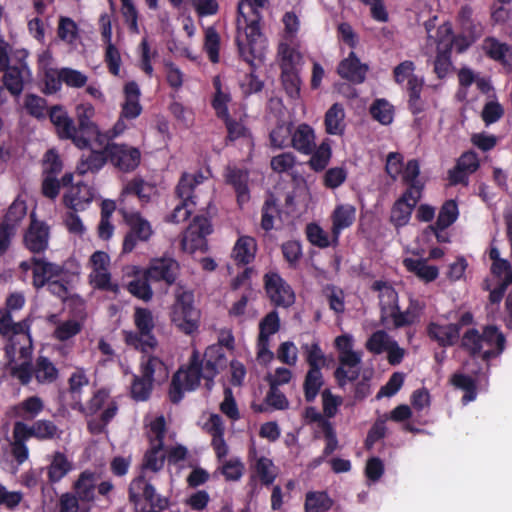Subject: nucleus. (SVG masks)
<instances>
[{"label":"nucleus","instance_id":"obj_1","mask_svg":"<svg viewBox=\"0 0 512 512\" xmlns=\"http://www.w3.org/2000/svg\"><path fill=\"white\" fill-rule=\"evenodd\" d=\"M226 365L227 358L219 346L207 347L203 358L197 350H193L188 364L181 366L172 376L168 392L170 401L178 404L183 399L185 391H194L199 387L202 378L206 381V388L210 390L214 378Z\"/></svg>","mask_w":512,"mask_h":512},{"label":"nucleus","instance_id":"obj_2","mask_svg":"<svg viewBox=\"0 0 512 512\" xmlns=\"http://www.w3.org/2000/svg\"><path fill=\"white\" fill-rule=\"evenodd\" d=\"M269 5V0H239L237 4V35L235 42L239 56L252 63L257 56V44L263 37L261 9Z\"/></svg>","mask_w":512,"mask_h":512},{"label":"nucleus","instance_id":"obj_3","mask_svg":"<svg viewBox=\"0 0 512 512\" xmlns=\"http://www.w3.org/2000/svg\"><path fill=\"white\" fill-rule=\"evenodd\" d=\"M135 331H123L126 345L142 353L155 350L158 346L157 338L153 331L155 328L154 316L150 309L136 307L133 314Z\"/></svg>","mask_w":512,"mask_h":512},{"label":"nucleus","instance_id":"obj_4","mask_svg":"<svg viewBox=\"0 0 512 512\" xmlns=\"http://www.w3.org/2000/svg\"><path fill=\"white\" fill-rule=\"evenodd\" d=\"M128 500L134 505L136 512H163L169 507L168 498L157 494L143 472L130 482Z\"/></svg>","mask_w":512,"mask_h":512},{"label":"nucleus","instance_id":"obj_5","mask_svg":"<svg viewBox=\"0 0 512 512\" xmlns=\"http://www.w3.org/2000/svg\"><path fill=\"white\" fill-rule=\"evenodd\" d=\"M118 213L128 227L122 243V253L129 254L137 247L138 243L148 242L152 238L154 230L151 223L139 211L130 210L123 202L121 207H118Z\"/></svg>","mask_w":512,"mask_h":512},{"label":"nucleus","instance_id":"obj_6","mask_svg":"<svg viewBox=\"0 0 512 512\" xmlns=\"http://www.w3.org/2000/svg\"><path fill=\"white\" fill-rule=\"evenodd\" d=\"M489 258L492 261L490 272L499 280L498 284L491 288L489 279H485L482 283V289L489 291L488 300L492 305H499L503 300L508 287L512 288V265L504 258H501L500 251L497 247H491Z\"/></svg>","mask_w":512,"mask_h":512},{"label":"nucleus","instance_id":"obj_7","mask_svg":"<svg viewBox=\"0 0 512 512\" xmlns=\"http://www.w3.org/2000/svg\"><path fill=\"white\" fill-rule=\"evenodd\" d=\"M199 319L200 312L194 307L193 292L178 290L171 311L172 323L183 333L191 335L197 331Z\"/></svg>","mask_w":512,"mask_h":512},{"label":"nucleus","instance_id":"obj_8","mask_svg":"<svg viewBox=\"0 0 512 512\" xmlns=\"http://www.w3.org/2000/svg\"><path fill=\"white\" fill-rule=\"evenodd\" d=\"M109 163L123 173L135 171L141 163L139 148L125 143L108 142L105 145Z\"/></svg>","mask_w":512,"mask_h":512},{"label":"nucleus","instance_id":"obj_9","mask_svg":"<svg viewBox=\"0 0 512 512\" xmlns=\"http://www.w3.org/2000/svg\"><path fill=\"white\" fill-rule=\"evenodd\" d=\"M179 274L178 261L167 255L151 258L143 271L146 279H151V282H163L166 286L174 285Z\"/></svg>","mask_w":512,"mask_h":512},{"label":"nucleus","instance_id":"obj_10","mask_svg":"<svg viewBox=\"0 0 512 512\" xmlns=\"http://www.w3.org/2000/svg\"><path fill=\"white\" fill-rule=\"evenodd\" d=\"M264 288L271 303L276 307L289 308L295 303L292 287L277 272H268L263 277Z\"/></svg>","mask_w":512,"mask_h":512},{"label":"nucleus","instance_id":"obj_11","mask_svg":"<svg viewBox=\"0 0 512 512\" xmlns=\"http://www.w3.org/2000/svg\"><path fill=\"white\" fill-rule=\"evenodd\" d=\"M48 116L60 139L71 140L77 148L87 149V141L82 137H76L74 121L62 105L52 106L48 111Z\"/></svg>","mask_w":512,"mask_h":512},{"label":"nucleus","instance_id":"obj_12","mask_svg":"<svg viewBox=\"0 0 512 512\" xmlns=\"http://www.w3.org/2000/svg\"><path fill=\"white\" fill-rule=\"evenodd\" d=\"M50 227L44 222L37 220L35 215H31L28 228L23 236V243L34 255L44 253L49 246Z\"/></svg>","mask_w":512,"mask_h":512},{"label":"nucleus","instance_id":"obj_13","mask_svg":"<svg viewBox=\"0 0 512 512\" xmlns=\"http://www.w3.org/2000/svg\"><path fill=\"white\" fill-rule=\"evenodd\" d=\"M76 137H82L87 141V148H90L92 139L100 135L98 125L93 121L95 107L91 103H81L76 106Z\"/></svg>","mask_w":512,"mask_h":512},{"label":"nucleus","instance_id":"obj_14","mask_svg":"<svg viewBox=\"0 0 512 512\" xmlns=\"http://www.w3.org/2000/svg\"><path fill=\"white\" fill-rule=\"evenodd\" d=\"M30 261L32 264V284L37 290L43 288L53 278L61 276L64 272L63 266L49 262L42 257L33 256Z\"/></svg>","mask_w":512,"mask_h":512},{"label":"nucleus","instance_id":"obj_15","mask_svg":"<svg viewBox=\"0 0 512 512\" xmlns=\"http://www.w3.org/2000/svg\"><path fill=\"white\" fill-rule=\"evenodd\" d=\"M225 181L231 185L236 193L237 203L240 207L249 202L250 190L248 187L249 172L246 169L228 166L225 172Z\"/></svg>","mask_w":512,"mask_h":512},{"label":"nucleus","instance_id":"obj_16","mask_svg":"<svg viewBox=\"0 0 512 512\" xmlns=\"http://www.w3.org/2000/svg\"><path fill=\"white\" fill-rule=\"evenodd\" d=\"M93 198V188L83 182H78L76 185H71L63 195V203L73 211H84Z\"/></svg>","mask_w":512,"mask_h":512},{"label":"nucleus","instance_id":"obj_17","mask_svg":"<svg viewBox=\"0 0 512 512\" xmlns=\"http://www.w3.org/2000/svg\"><path fill=\"white\" fill-rule=\"evenodd\" d=\"M368 69V65L361 63L355 52L351 51L348 57L339 63L337 72L341 78L361 84L366 79Z\"/></svg>","mask_w":512,"mask_h":512},{"label":"nucleus","instance_id":"obj_18","mask_svg":"<svg viewBox=\"0 0 512 512\" xmlns=\"http://www.w3.org/2000/svg\"><path fill=\"white\" fill-rule=\"evenodd\" d=\"M426 332L430 340L436 342L443 348L454 346L460 339L457 327L456 325H452V323L442 325L436 322H430L426 327Z\"/></svg>","mask_w":512,"mask_h":512},{"label":"nucleus","instance_id":"obj_19","mask_svg":"<svg viewBox=\"0 0 512 512\" xmlns=\"http://www.w3.org/2000/svg\"><path fill=\"white\" fill-rule=\"evenodd\" d=\"M334 346L338 351V361L348 368H355L361 364L362 355L353 350L354 339L350 334H342L335 338Z\"/></svg>","mask_w":512,"mask_h":512},{"label":"nucleus","instance_id":"obj_20","mask_svg":"<svg viewBox=\"0 0 512 512\" xmlns=\"http://www.w3.org/2000/svg\"><path fill=\"white\" fill-rule=\"evenodd\" d=\"M371 289L379 292L381 321L384 322L388 315L399 306L398 293L390 284L382 280L373 282Z\"/></svg>","mask_w":512,"mask_h":512},{"label":"nucleus","instance_id":"obj_21","mask_svg":"<svg viewBox=\"0 0 512 512\" xmlns=\"http://www.w3.org/2000/svg\"><path fill=\"white\" fill-rule=\"evenodd\" d=\"M315 132L314 129L306 124H299L296 129L292 130L291 147L303 155H310L315 149Z\"/></svg>","mask_w":512,"mask_h":512},{"label":"nucleus","instance_id":"obj_22","mask_svg":"<svg viewBox=\"0 0 512 512\" xmlns=\"http://www.w3.org/2000/svg\"><path fill=\"white\" fill-rule=\"evenodd\" d=\"M140 89L135 81H130L124 86L125 101L122 104L121 116L127 120L137 118L142 112L140 100Z\"/></svg>","mask_w":512,"mask_h":512},{"label":"nucleus","instance_id":"obj_23","mask_svg":"<svg viewBox=\"0 0 512 512\" xmlns=\"http://www.w3.org/2000/svg\"><path fill=\"white\" fill-rule=\"evenodd\" d=\"M356 209L349 204H341L335 207L332 215V234L335 243L338 242L342 230L349 228L355 221Z\"/></svg>","mask_w":512,"mask_h":512},{"label":"nucleus","instance_id":"obj_24","mask_svg":"<svg viewBox=\"0 0 512 512\" xmlns=\"http://www.w3.org/2000/svg\"><path fill=\"white\" fill-rule=\"evenodd\" d=\"M3 83L5 88L13 96H19L24 89V81L26 76H30L29 68L26 64L19 66H10L3 71Z\"/></svg>","mask_w":512,"mask_h":512},{"label":"nucleus","instance_id":"obj_25","mask_svg":"<svg viewBox=\"0 0 512 512\" xmlns=\"http://www.w3.org/2000/svg\"><path fill=\"white\" fill-rule=\"evenodd\" d=\"M482 341L491 347L481 354L482 359L485 361L498 356L503 352L505 348V336L496 326H487L484 328L482 333Z\"/></svg>","mask_w":512,"mask_h":512},{"label":"nucleus","instance_id":"obj_26","mask_svg":"<svg viewBox=\"0 0 512 512\" xmlns=\"http://www.w3.org/2000/svg\"><path fill=\"white\" fill-rule=\"evenodd\" d=\"M98 476L95 472L84 470L73 484L75 495L82 502H93L95 500L96 482Z\"/></svg>","mask_w":512,"mask_h":512},{"label":"nucleus","instance_id":"obj_27","mask_svg":"<svg viewBox=\"0 0 512 512\" xmlns=\"http://www.w3.org/2000/svg\"><path fill=\"white\" fill-rule=\"evenodd\" d=\"M152 188L141 177H134L123 188L119 199V207L121 203L128 206L127 200L130 196L137 197L142 204L150 201V193Z\"/></svg>","mask_w":512,"mask_h":512},{"label":"nucleus","instance_id":"obj_28","mask_svg":"<svg viewBox=\"0 0 512 512\" xmlns=\"http://www.w3.org/2000/svg\"><path fill=\"white\" fill-rule=\"evenodd\" d=\"M257 242L251 236H240L232 250V257L237 265H248L255 259Z\"/></svg>","mask_w":512,"mask_h":512},{"label":"nucleus","instance_id":"obj_29","mask_svg":"<svg viewBox=\"0 0 512 512\" xmlns=\"http://www.w3.org/2000/svg\"><path fill=\"white\" fill-rule=\"evenodd\" d=\"M325 132L329 135L342 136L345 132V110L341 103H334L324 116Z\"/></svg>","mask_w":512,"mask_h":512},{"label":"nucleus","instance_id":"obj_30","mask_svg":"<svg viewBox=\"0 0 512 512\" xmlns=\"http://www.w3.org/2000/svg\"><path fill=\"white\" fill-rule=\"evenodd\" d=\"M72 468V462L68 460L67 456L60 451H56L50 464L46 467L48 482L50 484L60 482Z\"/></svg>","mask_w":512,"mask_h":512},{"label":"nucleus","instance_id":"obj_31","mask_svg":"<svg viewBox=\"0 0 512 512\" xmlns=\"http://www.w3.org/2000/svg\"><path fill=\"white\" fill-rule=\"evenodd\" d=\"M109 162L105 147L101 151L91 150L90 153L83 155L76 166V172L79 175H85L88 172L97 173L103 166Z\"/></svg>","mask_w":512,"mask_h":512},{"label":"nucleus","instance_id":"obj_32","mask_svg":"<svg viewBox=\"0 0 512 512\" xmlns=\"http://www.w3.org/2000/svg\"><path fill=\"white\" fill-rule=\"evenodd\" d=\"M33 366L34 377L39 384H51L59 376L56 366L45 356H39Z\"/></svg>","mask_w":512,"mask_h":512},{"label":"nucleus","instance_id":"obj_33","mask_svg":"<svg viewBox=\"0 0 512 512\" xmlns=\"http://www.w3.org/2000/svg\"><path fill=\"white\" fill-rule=\"evenodd\" d=\"M403 263L409 272L414 273L425 282H432L439 275L438 268L434 265H428L425 259L406 258Z\"/></svg>","mask_w":512,"mask_h":512},{"label":"nucleus","instance_id":"obj_34","mask_svg":"<svg viewBox=\"0 0 512 512\" xmlns=\"http://www.w3.org/2000/svg\"><path fill=\"white\" fill-rule=\"evenodd\" d=\"M482 49L488 58L502 65L509 64L507 55L510 52V46L508 44L502 43L497 38L489 36L484 39Z\"/></svg>","mask_w":512,"mask_h":512},{"label":"nucleus","instance_id":"obj_35","mask_svg":"<svg viewBox=\"0 0 512 512\" xmlns=\"http://www.w3.org/2000/svg\"><path fill=\"white\" fill-rule=\"evenodd\" d=\"M140 371V376L152 383L155 381V377H158L159 380H164L168 376L165 363L156 356H148L145 361H142Z\"/></svg>","mask_w":512,"mask_h":512},{"label":"nucleus","instance_id":"obj_36","mask_svg":"<svg viewBox=\"0 0 512 512\" xmlns=\"http://www.w3.org/2000/svg\"><path fill=\"white\" fill-rule=\"evenodd\" d=\"M459 216L458 204L455 200H446L440 207L438 217L434 225L431 226L432 230H445L456 222Z\"/></svg>","mask_w":512,"mask_h":512},{"label":"nucleus","instance_id":"obj_37","mask_svg":"<svg viewBox=\"0 0 512 512\" xmlns=\"http://www.w3.org/2000/svg\"><path fill=\"white\" fill-rule=\"evenodd\" d=\"M310 155L311 157L308 161L310 169L314 172L325 170L332 157L330 140L328 138L324 139L318 147L315 146L314 151Z\"/></svg>","mask_w":512,"mask_h":512},{"label":"nucleus","instance_id":"obj_38","mask_svg":"<svg viewBox=\"0 0 512 512\" xmlns=\"http://www.w3.org/2000/svg\"><path fill=\"white\" fill-rule=\"evenodd\" d=\"M44 409V403L38 396H30L13 407L15 416L32 420L39 415Z\"/></svg>","mask_w":512,"mask_h":512},{"label":"nucleus","instance_id":"obj_39","mask_svg":"<svg viewBox=\"0 0 512 512\" xmlns=\"http://www.w3.org/2000/svg\"><path fill=\"white\" fill-rule=\"evenodd\" d=\"M414 208V206L405 202L404 198H398L391 208L390 223L397 229L406 226L411 219Z\"/></svg>","mask_w":512,"mask_h":512},{"label":"nucleus","instance_id":"obj_40","mask_svg":"<svg viewBox=\"0 0 512 512\" xmlns=\"http://www.w3.org/2000/svg\"><path fill=\"white\" fill-rule=\"evenodd\" d=\"M212 83L215 89V94L211 105L215 110L217 117L222 119L229 116L228 103L231 101V95L230 93L222 90V83L219 76H215Z\"/></svg>","mask_w":512,"mask_h":512},{"label":"nucleus","instance_id":"obj_41","mask_svg":"<svg viewBox=\"0 0 512 512\" xmlns=\"http://www.w3.org/2000/svg\"><path fill=\"white\" fill-rule=\"evenodd\" d=\"M301 348L305 356V361L309 366V370L321 371L322 368L325 367V354L318 341H314L311 344H303Z\"/></svg>","mask_w":512,"mask_h":512},{"label":"nucleus","instance_id":"obj_42","mask_svg":"<svg viewBox=\"0 0 512 512\" xmlns=\"http://www.w3.org/2000/svg\"><path fill=\"white\" fill-rule=\"evenodd\" d=\"M451 383L465 393L462 397L464 404L474 401L477 396V384L474 378L462 373H455L451 377Z\"/></svg>","mask_w":512,"mask_h":512},{"label":"nucleus","instance_id":"obj_43","mask_svg":"<svg viewBox=\"0 0 512 512\" xmlns=\"http://www.w3.org/2000/svg\"><path fill=\"white\" fill-rule=\"evenodd\" d=\"M203 180L204 176L201 172L196 174L183 173L175 189L176 196L190 199L191 196H195V188L201 184Z\"/></svg>","mask_w":512,"mask_h":512},{"label":"nucleus","instance_id":"obj_44","mask_svg":"<svg viewBox=\"0 0 512 512\" xmlns=\"http://www.w3.org/2000/svg\"><path fill=\"white\" fill-rule=\"evenodd\" d=\"M323 385L322 371L308 370L303 383L305 400L309 403L313 402Z\"/></svg>","mask_w":512,"mask_h":512},{"label":"nucleus","instance_id":"obj_45","mask_svg":"<svg viewBox=\"0 0 512 512\" xmlns=\"http://www.w3.org/2000/svg\"><path fill=\"white\" fill-rule=\"evenodd\" d=\"M261 228L270 231L274 227V219L279 216L280 209L274 194L269 193L261 209Z\"/></svg>","mask_w":512,"mask_h":512},{"label":"nucleus","instance_id":"obj_46","mask_svg":"<svg viewBox=\"0 0 512 512\" xmlns=\"http://www.w3.org/2000/svg\"><path fill=\"white\" fill-rule=\"evenodd\" d=\"M292 129V123H278L269 134L271 147L282 149L291 145Z\"/></svg>","mask_w":512,"mask_h":512},{"label":"nucleus","instance_id":"obj_47","mask_svg":"<svg viewBox=\"0 0 512 512\" xmlns=\"http://www.w3.org/2000/svg\"><path fill=\"white\" fill-rule=\"evenodd\" d=\"M333 505L326 492H308L305 497V512H326Z\"/></svg>","mask_w":512,"mask_h":512},{"label":"nucleus","instance_id":"obj_48","mask_svg":"<svg viewBox=\"0 0 512 512\" xmlns=\"http://www.w3.org/2000/svg\"><path fill=\"white\" fill-rule=\"evenodd\" d=\"M118 413V403L116 400H111L108 406L102 411L98 420L88 422V430L92 434H101L105 431L106 426Z\"/></svg>","mask_w":512,"mask_h":512},{"label":"nucleus","instance_id":"obj_49","mask_svg":"<svg viewBox=\"0 0 512 512\" xmlns=\"http://www.w3.org/2000/svg\"><path fill=\"white\" fill-rule=\"evenodd\" d=\"M281 322L279 314L276 310L267 313L259 322V340L266 343L271 335L276 334L280 330Z\"/></svg>","mask_w":512,"mask_h":512},{"label":"nucleus","instance_id":"obj_50","mask_svg":"<svg viewBox=\"0 0 512 512\" xmlns=\"http://www.w3.org/2000/svg\"><path fill=\"white\" fill-rule=\"evenodd\" d=\"M278 55L281 59V71H296V65L302 58L300 52L287 43H280L278 47Z\"/></svg>","mask_w":512,"mask_h":512},{"label":"nucleus","instance_id":"obj_51","mask_svg":"<svg viewBox=\"0 0 512 512\" xmlns=\"http://www.w3.org/2000/svg\"><path fill=\"white\" fill-rule=\"evenodd\" d=\"M203 48L210 62L214 64L219 62L220 35L213 26L205 30Z\"/></svg>","mask_w":512,"mask_h":512},{"label":"nucleus","instance_id":"obj_52","mask_svg":"<svg viewBox=\"0 0 512 512\" xmlns=\"http://www.w3.org/2000/svg\"><path fill=\"white\" fill-rule=\"evenodd\" d=\"M24 108L30 116L38 120L44 119L48 115L46 99L33 93H28L25 96Z\"/></svg>","mask_w":512,"mask_h":512},{"label":"nucleus","instance_id":"obj_53","mask_svg":"<svg viewBox=\"0 0 512 512\" xmlns=\"http://www.w3.org/2000/svg\"><path fill=\"white\" fill-rule=\"evenodd\" d=\"M63 169V162L56 149H48L42 159V176L57 177Z\"/></svg>","mask_w":512,"mask_h":512},{"label":"nucleus","instance_id":"obj_54","mask_svg":"<svg viewBox=\"0 0 512 512\" xmlns=\"http://www.w3.org/2000/svg\"><path fill=\"white\" fill-rule=\"evenodd\" d=\"M178 198L180 199V203L175 206L173 212L167 217L168 222L181 223L186 221L196 206V196H191L190 199H186L185 197Z\"/></svg>","mask_w":512,"mask_h":512},{"label":"nucleus","instance_id":"obj_55","mask_svg":"<svg viewBox=\"0 0 512 512\" xmlns=\"http://www.w3.org/2000/svg\"><path fill=\"white\" fill-rule=\"evenodd\" d=\"M461 347L466 350L471 357L479 356L483 347L482 334L475 328L468 329L462 336Z\"/></svg>","mask_w":512,"mask_h":512},{"label":"nucleus","instance_id":"obj_56","mask_svg":"<svg viewBox=\"0 0 512 512\" xmlns=\"http://www.w3.org/2000/svg\"><path fill=\"white\" fill-rule=\"evenodd\" d=\"M281 81L287 96L298 100L301 96V79L297 71H281Z\"/></svg>","mask_w":512,"mask_h":512},{"label":"nucleus","instance_id":"obj_57","mask_svg":"<svg viewBox=\"0 0 512 512\" xmlns=\"http://www.w3.org/2000/svg\"><path fill=\"white\" fill-rule=\"evenodd\" d=\"M82 327V323L75 319L60 322L53 332V338L60 342L67 341L78 335L81 332Z\"/></svg>","mask_w":512,"mask_h":512},{"label":"nucleus","instance_id":"obj_58","mask_svg":"<svg viewBox=\"0 0 512 512\" xmlns=\"http://www.w3.org/2000/svg\"><path fill=\"white\" fill-rule=\"evenodd\" d=\"M393 340L386 331L377 330L367 339L365 347L370 353L379 355L386 351Z\"/></svg>","mask_w":512,"mask_h":512},{"label":"nucleus","instance_id":"obj_59","mask_svg":"<svg viewBox=\"0 0 512 512\" xmlns=\"http://www.w3.org/2000/svg\"><path fill=\"white\" fill-rule=\"evenodd\" d=\"M461 30L463 36L461 37L462 43L459 47L460 52L464 51L476 42L483 34V26L481 22L475 19L464 25Z\"/></svg>","mask_w":512,"mask_h":512},{"label":"nucleus","instance_id":"obj_60","mask_svg":"<svg viewBox=\"0 0 512 512\" xmlns=\"http://www.w3.org/2000/svg\"><path fill=\"white\" fill-rule=\"evenodd\" d=\"M26 214V202L20 198H16L9 206L2 224L11 225L15 231V226L26 216Z\"/></svg>","mask_w":512,"mask_h":512},{"label":"nucleus","instance_id":"obj_61","mask_svg":"<svg viewBox=\"0 0 512 512\" xmlns=\"http://www.w3.org/2000/svg\"><path fill=\"white\" fill-rule=\"evenodd\" d=\"M373 119L383 125H388L393 120V108L385 99H377L370 107Z\"/></svg>","mask_w":512,"mask_h":512},{"label":"nucleus","instance_id":"obj_62","mask_svg":"<svg viewBox=\"0 0 512 512\" xmlns=\"http://www.w3.org/2000/svg\"><path fill=\"white\" fill-rule=\"evenodd\" d=\"M151 279L137 278L129 282L127 289L136 298L143 301H150L153 297V290L150 286Z\"/></svg>","mask_w":512,"mask_h":512},{"label":"nucleus","instance_id":"obj_63","mask_svg":"<svg viewBox=\"0 0 512 512\" xmlns=\"http://www.w3.org/2000/svg\"><path fill=\"white\" fill-rule=\"evenodd\" d=\"M327 298L329 308L336 314H341L345 310L344 292L341 288L334 285H327L323 290Z\"/></svg>","mask_w":512,"mask_h":512},{"label":"nucleus","instance_id":"obj_64","mask_svg":"<svg viewBox=\"0 0 512 512\" xmlns=\"http://www.w3.org/2000/svg\"><path fill=\"white\" fill-rule=\"evenodd\" d=\"M153 389V383L145 378L133 375L131 383V397L136 401H146L149 399Z\"/></svg>","mask_w":512,"mask_h":512}]
</instances>
